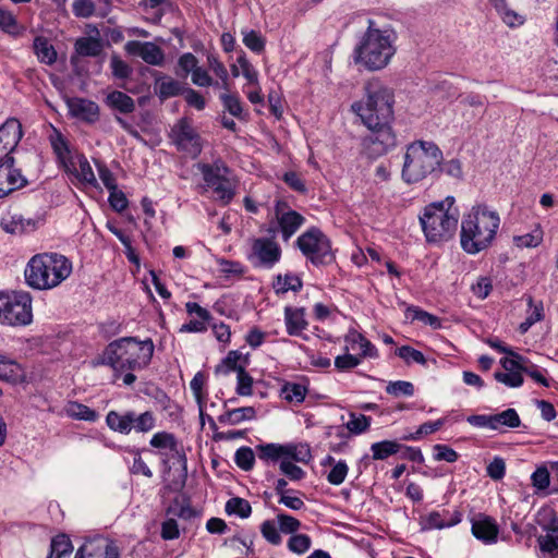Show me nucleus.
Instances as JSON below:
<instances>
[{"label": "nucleus", "mask_w": 558, "mask_h": 558, "mask_svg": "<svg viewBox=\"0 0 558 558\" xmlns=\"http://www.w3.org/2000/svg\"><path fill=\"white\" fill-rule=\"evenodd\" d=\"M110 68L117 78L125 80L132 74V68L117 54L111 57Z\"/></svg>", "instance_id": "0e129e2a"}, {"label": "nucleus", "mask_w": 558, "mask_h": 558, "mask_svg": "<svg viewBox=\"0 0 558 558\" xmlns=\"http://www.w3.org/2000/svg\"><path fill=\"white\" fill-rule=\"evenodd\" d=\"M234 461L243 471H250L254 466L255 453L250 447H241L235 451Z\"/></svg>", "instance_id": "3c124183"}, {"label": "nucleus", "mask_w": 558, "mask_h": 558, "mask_svg": "<svg viewBox=\"0 0 558 558\" xmlns=\"http://www.w3.org/2000/svg\"><path fill=\"white\" fill-rule=\"evenodd\" d=\"M32 319V296L28 292H0V324L26 326Z\"/></svg>", "instance_id": "6e6552de"}, {"label": "nucleus", "mask_w": 558, "mask_h": 558, "mask_svg": "<svg viewBox=\"0 0 558 558\" xmlns=\"http://www.w3.org/2000/svg\"><path fill=\"white\" fill-rule=\"evenodd\" d=\"M242 357L241 352L236 350L230 351L221 363L216 366L215 373L217 375H229L231 372H235L238 374L239 369H245V366L240 363Z\"/></svg>", "instance_id": "e433bc0d"}, {"label": "nucleus", "mask_w": 558, "mask_h": 558, "mask_svg": "<svg viewBox=\"0 0 558 558\" xmlns=\"http://www.w3.org/2000/svg\"><path fill=\"white\" fill-rule=\"evenodd\" d=\"M258 459L264 462H277L283 459V445L265 444L256 447Z\"/></svg>", "instance_id": "79ce46f5"}, {"label": "nucleus", "mask_w": 558, "mask_h": 558, "mask_svg": "<svg viewBox=\"0 0 558 558\" xmlns=\"http://www.w3.org/2000/svg\"><path fill=\"white\" fill-rule=\"evenodd\" d=\"M72 274V262L58 253L34 255L27 263L24 277L36 290H50L60 286Z\"/></svg>", "instance_id": "0eeeda50"}, {"label": "nucleus", "mask_w": 558, "mask_h": 558, "mask_svg": "<svg viewBox=\"0 0 558 558\" xmlns=\"http://www.w3.org/2000/svg\"><path fill=\"white\" fill-rule=\"evenodd\" d=\"M149 445L157 449H169L170 451H178V441L173 434L168 432H158L153 435Z\"/></svg>", "instance_id": "c03bdc74"}, {"label": "nucleus", "mask_w": 558, "mask_h": 558, "mask_svg": "<svg viewBox=\"0 0 558 558\" xmlns=\"http://www.w3.org/2000/svg\"><path fill=\"white\" fill-rule=\"evenodd\" d=\"M256 417V410L253 407H242L226 411L218 416V421L225 425H238L244 421H252Z\"/></svg>", "instance_id": "cd10ccee"}, {"label": "nucleus", "mask_w": 558, "mask_h": 558, "mask_svg": "<svg viewBox=\"0 0 558 558\" xmlns=\"http://www.w3.org/2000/svg\"><path fill=\"white\" fill-rule=\"evenodd\" d=\"M23 137L21 122L15 118L8 119L0 126V148L12 154Z\"/></svg>", "instance_id": "aec40b11"}, {"label": "nucleus", "mask_w": 558, "mask_h": 558, "mask_svg": "<svg viewBox=\"0 0 558 558\" xmlns=\"http://www.w3.org/2000/svg\"><path fill=\"white\" fill-rule=\"evenodd\" d=\"M283 459L307 464L312 459L311 448L302 442L283 445Z\"/></svg>", "instance_id": "473e14b6"}, {"label": "nucleus", "mask_w": 558, "mask_h": 558, "mask_svg": "<svg viewBox=\"0 0 558 558\" xmlns=\"http://www.w3.org/2000/svg\"><path fill=\"white\" fill-rule=\"evenodd\" d=\"M213 190L217 194V198L221 201L223 205H228L234 197V187L228 178L213 187Z\"/></svg>", "instance_id": "338daca9"}, {"label": "nucleus", "mask_w": 558, "mask_h": 558, "mask_svg": "<svg viewBox=\"0 0 558 558\" xmlns=\"http://www.w3.org/2000/svg\"><path fill=\"white\" fill-rule=\"evenodd\" d=\"M276 519L280 532L284 534H294L301 527V522L292 515L278 513Z\"/></svg>", "instance_id": "e2e57ef3"}, {"label": "nucleus", "mask_w": 558, "mask_h": 558, "mask_svg": "<svg viewBox=\"0 0 558 558\" xmlns=\"http://www.w3.org/2000/svg\"><path fill=\"white\" fill-rule=\"evenodd\" d=\"M74 48L81 57H98L102 51V43L95 37H80L76 39Z\"/></svg>", "instance_id": "72a5a7b5"}, {"label": "nucleus", "mask_w": 558, "mask_h": 558, "mask_svg": "<svg viewBox=\"0 0 558 558\" xmlns=\"http://www.w3.org/2000/svg\"><path fill=\"white\" fill-rule=\"evenodd\" d=\"M74 167H72L73 174L82 184L96 186L97 180L93 168L84 155H75L74 156Z\"/></svg>", "instance_id": "bb28decb"}, {"label": "nucleus", "mask_w": 558, "mask_h": 558, "mask_svg": "<svg viewBox=\"0 0 558 558\" xmlns=\"http://www.w3.org/2000/svg\"><path fill=\"white\" fill-rule=\"evenodd\" d=\"M49 142L61 167L66 172H72V167H74L73 162L75 155L72 154L65 137L59 130L53 128L52 133L49 136Z\"/></svg>", "instance_id": "412c9836"}, {"label": "nucleus", "mask_w": 558, "mask_h": 558, "mask_svg": "<svg viewBox=\"0 0 558 558\" xmlns=\"http://www.w3.org/2000/svg\"><path fill=\"white\" fill-rule=\"evenodd\" d=\"M155 90L161 100L175 97L184 92L183 86L180 82L162 76L156 80Z\"/></svg>", "instance_id": "c756f323"}, {"label": "nucleus", "mask_w": 558, "mask_h": 558, "mask_svg": "<svg viewBox=\"0 0 558 558\" xmlns=\"http://www.w3.org/2000/svg\"><path fill=\"white\" fill-rule=\"evenodd\" d=\"M462 514L459 511L442 512L432 511L421 519L422 530L445 529L457 525L461 522Z\"/></svg>", "instance_id": "4be33fe9"}, {"label": "nucleus", "mask_w": 558, "mask_h": 558, "mask_svg": "<svg viewBox=\"0 0 558 558\" xmlns=\"http://www.w3.org/2000/svg\"><path fill=\"white\" fill-rule=\"evenodd\" d=\"M243 44L253 52L260 53L265 49L266 39L255 31L243 32Z\"/></svg>", "instance_id": "603ef678"}, {"label": "nucleus", "mask_w": 558, "mask_h": 558, "mask_svg": "<svg viewBox=\"0 0 558 558\" xmlns=\"http://www.w3.org/2000/svg\"><path fill=\"white\" fill-rule=\"evenodd\" d=\"M33 49L39 62L51 65L57 61V51L46 37L37 36Z\"/></svg>", "instance_id": "c85d7f7f"}, {"label": "nucleus", "mask_w": 558, "mask_h": 558, "mask_svg": "<svg viewBox=\"0 0 558 558\" xmlns=\"http://www.w3.org/2000/svg\"><path fill=\"white\" fill-rule=\"evenodd\" d=\"M263 537L271 545H280L282 542L278 523L272 520H266L260 525Z\"/></svg>", "instance_id": "8fccbe9b"}, {"label": "nucleus", "mask_w": 558, "mask_h": 558, "mask_svg": "<svg viewBox=\"0 0 558 558\" xmlns=\"http://www.w3.org/2000/svg\"><path fill=\"white\" fill-rule=\"evenodd\" d=\"M226 511L229 514H236L242 519H246L252 513V507L246 499L233 497L227 501Z\"/></svg>", "instance_id": "a18cd8bd"}, {"label": "nucleus", "mask_w": 558, "mask_h": 558, "mask_svg": "<svg viewBox=\"0 0 558 558\" xmlns=\"http://www.w3.org/2000/svg\"><path fill=\"white\" fill-rule=\"evenodd\" d=\"M284 323L288 335L300 336L308 325L305 319V308L287 306L284 308Z\"/></svg>", "instance_id": "b1692460"}, {"label": "nucleus", "mask_w": 558, "mask_h": 558, "mask_svg": "<svg viewBox=\"0 0 558 558\" xmlns=\"http://www.w3.org/2000/svg\"><path fill=\"white\" fill-rule=\"evenodd\" d=\"M303 282L298 275L286 274L276 276L272 288L277 294H284L288 291L299 292Z\"/></svg>", "instance_id": "2f4dec72"}, {"label": "nucleus", "mask_w": 558, "mask_h": 558, "mask_svg": "<svg viewBox=\"0 0 558 558\" xmlns=\"http://www.w3.org/2000/svg\"><path fill=\"white\" fill-rule=\"evenodd\" d=\"M401 445L395 440H383L374 442L371 446L372 457L374 460H385L388 457L400 451Z\"/></svg>", "instance_id": "a19ab883"}, {"label": "nucleus", "mask_w": 558, "mask_h": 558, "mask_svg": "<svg viewBox=\"0 0 558 558\" xmlns=\"http://www.w3.org/2000/svg\"><path fill=\"white\" fill-rule=\"evenodd\" d=\"M306 392L307 390L303 385L295 383H287L281 389L283 399L294 403H302Z\"/></svg>", "instance_id": "49530a36"}, {"label": "nucleus", "mask_w": 558, "mask_h": 558, "mask_svg": "<svg viewBox=\"0 0 558 558\" xmlns=\"http://www.w3.org/2000/svg\"><path fill=\"white\" fill-rule=\"evenodd\" d=\"M397 355L404 360L407 363L415 362L421 365L426 364V359L424 354L421 351L413 349L412 347L409 345H403L399 348L397 350Z\"/></svg>", "instance_id": "69168bd1"}, {"label": "nucleus", "mask_w": 558, "mask_h": 558, "mask_svg": "<svg viewBox=\"0 0 558 558\" xmlns=\"http://www.w3.org/2000/svg\"><path fill=\"white\" fill-rule=\"evenodd\" d=\"M442 151L432 141H414L410 143L403 156L402 180L415 184L427 177H439Z\"/></svg>", "instance_id": "39448f33"}, {"label": "nucleus", "mask_w": 558, "mask_h": 558, "mask_svg": "<svg viewBox=\"0 0 558 558\" xmlns=\"http://www.w3.org/2000/svg\"><path fill=\"white\" fill-rule=\"evenodd\" d=\"M66 107L71 117L93 124L99 120V106L89 99L72 97L66 99Z\"/></svg>", "instance_id": "dca6fc26"}, {"label": "nucleus", "mask_w": 558, "mask_h": 558, "mask_svg": "<svg viewBox=\"0 0 558 558\" xmlns=\"http://www.w3.org/2000/svg\"><path fill=\"white\" fill-rule=\"evenodd\" d=\"M64 411L69 417L75 420L95 422L98 418V413L95 410L75 401L69 402Z\"/></svg>", "instance_id": "ea45409f"}, {"label": "nucleus", "mask_w": 558, "mask_h": 558, "mask_svg": "<svg viewBox=\"0 0 558 558\" xmlns=\"http://www.w3.org/2000/svg\"><path fill=\"white\" fill-rule=\"evenodd\" d=\"M453 196L434 202L418 216L424 235L429 243H440L453 238L458 230L460 213Z\"/></svg>", "instance_id": "423d86ee"}, {"label": "nucleus", "mask_w": 558, "mask_h": 558, "mask_svg": "<svg viewBox=\"0 0 558 558\" xmlns=\"http://www.w3.org/2000/svg\"><path fill=\"white\" fill-rule=\"evenodd\" d=\"M500 218L497 211L486 205H476L461 221L460 243L468 254L486 250L496 236Z\"/></svg>", "instance_id": "20e7f679"}, {"label": "nucleus", "mask_w": 558, "mask_h": 558, "mask_svg": "<svg viewBox=\"0 0 558 558\" xmlns=\"http://www.w3.org/2000/svg\"><path fill=\"white\" fill-rule=\"evenodd\" d=\"M155 345L151 339L138 341L134 337H125L108 344L102 356L93 362L96 365H108L116 373L140 371L146 368L154 355Z\"/></svg>", "instance_id": "7ed1b4c3"}, {"label": "nucleus", "mask_w": 558, "mask_h": 558, "mask_svg": "<svg viewBox=\"0 0 558 558\" xmlns=\"http://www.w3.org/2000/svg\"><path fill=\"white\" fill-rule=\"evenodd\" d=\"M40 222L39 218H25L17 213H8L1 218L0 226L7 233L24 234L35 231Z\"/></svg>", "instance_id": "6ab92c4d"}, {"label": "nucleus", "mask_w": 558, "mask_h": 558, "mask_svg": "<svg viewBox=\"0 0 558 558\" xmlns=\"http://www.w3.org/2000/svg\"><path fill=\"white\" fill-rule=\"evenodd\" d=\"M312 541L306 534H294L288 541V548L295 554H304L311 547Z\"/></svg>", "instance_id": "680f3d73"}, {"label": "nucleus", "mask_w": 558, "mask_h": 558, "mask_svg": "<svg viewBox=\"0 0 558 558\" xmlns=\"http://www.w3.org/2000/svg\"><path fill=\"white\" fill-rule=\"evenodd\" d=\"M25 377V371L19 362L0 353V380L19 384L23 383Z\"/></svg>", "instance_id": "5701e85b"}, {"label": "nucleus", "mask_w": 558, "mask_h": 558, "mask_svg": "<svg viewBox=\"0 0 558 558\" xmlns=\"http://www.w3.org/2000/svg\"><path fill=\"white\" fill-rule=\"evenodd\" d=\"M473 536L484 544H495L498 539L499 526L489 515L478 513L471 520Z\"/></svg>", "instance_id": "f3484780"}, {"label": "nucleus", "mask_w": 558, "mask_h": 558, "mask_svg": "<svg viewBox=\"0 0 558 558\" xmlns=\"http://www.w3.org/2000/svg\"><path fill=\"white\" fill-rule=\"evenodd\" d=\"M349 472V466L345 461L340 460L335 463L332 469L329 471L327 475V481L335 486L341 485Z\"/></svg>", "instance_id": "052dcab7"}, {"label": "nucleus", "mask_w": 558, "mask_h": 558, "mask_svg": "<svg viewBox=\"0 0 558 558\" xmlns=\"http://www.w3.org/2000/svg\"><path fill=\"white\" fill-rule=\"evenodd\" d=\"M286 204L278 202L275 207V216L283 241H289L304 225L305 218L295 210H283Z\"/></svg>", "instance_id": "4468645a"}, {"label": "nucleus", "mask_w": 558, "mask_h": 558, "mask_svg": "<svg viewBox=\"0 0 558 558\" xmlns=\"http://www.w3.org/2000/svg\"><path fill=\"white\" fill-rule=\"evenodd\" d=\"M529 308L526 311L525 320L519 326L522 333H525L535 323L541 322L544 318V307L542 302L535 303L530 296L527 299Z\"/></svg>", "instance_id": "58836bf2"}, {"label": "nucleus", "mask_w": 558, "mask_h": 558, "mask_svg": "<svg viewBox=\"0 0 558 558\" xmlns=\"http://www.w3.org/2000/svg\"><path fill=\"white\" fill-rule=\"evenodd\" d=\"M280 472L286 475L290 481H301L305 477V471L298 466L295 462L282 459L279 463Z\"/></svg>", "instance_id": "bf43d9fd"}, {"label": "nucleus", "mask_w": 558, "mask_h": 558, "mask_svg": "<svg viewBox=\"0 0 558 558\" xmlns=\"http://www.w3.org/2000/svg\"><path fill=\"white\" fill-rule=\"evenodd\" d=\"M280 245L270 238H255L251 240V250L247 259L254 267L272 268L281 258Z\"/></svg>", "instance_id": "9b49d317"}, {"label": "nucleus", "mask_w": 558, "mask_h": 558, "mask_svg": "<svg viewBox=\"0 0 558 558\" xmlns=\"http://www.w3.org/2000/svg\"><path fill=\"white\" fill-rule=\"evenodd\" d=\"M547 533L537 538L542 551L553 553L558 548V518H554L546 527Z\"/></svg>", "instance_id": "4c0bfd02"}, {"label": "nucleus", "mask_w": 558, "mask_h": 558, "mask_svg": "<svg viewBox=\"0 0 558 558\" xmlns=\"http://www.w3.org/2000/svg\"><path fill=\"white\" fill-rule=\"evenodd\" d=\"M14 158L8 157L0 165V198L26 185L27 181L19 169L14 168Z\"/></svg>", "instance_id": "2eb2a0df"}, {"label": "nucleus", "mask_w": 558, "mask_h": 558, "mask_svg": "<svg viewBox=\"0 0 558 558\" xmlns=\"http://www.w3.org/2000/svg\"><path fill=\"white\" fill-rule=\"evenodd\" d=\"M198 169L203 174L206 185L210 189L225 181L227 179V173L229 172L228 167L220 160H217L211 165L201 163L198 165Z\"/></svg>", "instance_id": "393cba45"}, {"label": "nucleus", "mask_w": 558, "mask_h": 558, "mask_svg": "<svg viewBox=\"0 0 558 558\" xmlns=\"http://www.w3.org/2000/svg\"><path fill=\"white\" fill-rule=\"evenodd\" d=\"M344 341L347 343V351L359 350L361 352V356L363 357H374L377 355L376 348L360 332L356 330H350L345 337Z\"/></svg>", "instance_id": "a878e982"}, {"label": "nucleus", "mask_w": 558, "mask_h": 558, "mask_svg": "<svg viewBox=\"0 0 558 558\" xmlns=\"http://www.w3.org/2000/svg\"><path fill=\"white\" fill-rule=\"evenodd\" d=\"M125 50L129 54L141 57L143 61L150 65H162L165 61V53L162 49L150 41H128Z\"/></svg>", "instance_id": "a211bd4d"}, {"label": "nucleus", "mask_w": 558, "mask_h": 558, "mask_svg": "<svg viewBox=\"0 0 558 558\" xmlns=\"http://www.w3.org/2000/svg\"><path fill=\"white\" fill-rule=\"evenodd\" d=\"M347 428L355 435L366 432L371 426V417L364 414H350V420L345 424Z\"/></svg>", "instance_id": "864d4df0"}, {"label": "nucleus", "mask_w": 558, "mask_h": 558, "mask_svg": "<svg viewBox=\"0 0 558 558\" xmlns=\"http://www.w3.org/2000/svg\"><path fill=\"white\" fill-rule=\"evenodd\" d=\"M521 425V420L514 409H507L500 413L492 414V429L517 428Z\"/></svg>", "instance_id": "7c9ffc66"}, {"label": "nucleus", "mask_w": 558, "mask_h": 558, "mask_svg": "<svg viewBox=\"0 0 558 558\" xmlns=\"http://www.w3.org/2000/svg\"><path fill=\"white\" fill-rule=\"evenodd\" d=\"M396 34L392 29H380L368 20V26L353 50V61L367 71L385 69L396 53Z\"/></svg>", "instance_id": "f03ea898"}, {"label": "nucleus", "mask_w": 558, "mask_h": 558, "mask_svg": "<svg viewBox=\"0 0 558 558\" xmlns=\"http://www.w3.org/2000/svg\"><path fill=\"white\" fill-rule=\"evenodd\" d=\"M0 28L13 36H17L21 33V27L15 16L10 11L3 9H0Z\"/></svg>", "instance_id": "4d7b16f0"}, {"label": "nucleus", "mask_w": 558, "mask_h": 558, "mask_svg": "<svg viewBox=\"0 0 558 558\" xmlns=\"http://www.w3.org/2000/svg\"><path fill=\"white\" fill-rule=\"evenodd\" d=\"M494 377L497 381L510 388H517L523 384V377L519 372H496Z\"/></svg>", "instance_id": "774afa93"}, {"label": "nucleus", "mask_w": 558, "mask_h": 558, "mask_svg": "<svg viewBox=\"0 0 558 558\" xmlns=\"http://www.w3.org/2000/svg\"><path fill=\"white\" fill-rule=\"evenodd\" d=\"M170 136L178 149L196 157L202 151L201 137L186 118L180 119L171 129Z\"/></svg>", "instance_id": "f8f14e48"}, {"label": "nucleus", "mask_w": 558, "mask_h": 558, "mask_svg": "<svg viewBox=\"0 0 558 558\" xmlns=\"http://www.w3.org/2000/svg\"><path fill=\"white\" fill-rule=\"evenodd\" d=\"M445 424V418H438L434 422H426L418 426L415 433L404 436L403 440H418L423 436L430 435L439 430Z\"/></svg>", "instance_id": "09e8293b"}, {"label": "nucleus", "mask_w": 558, "mask_h": 558, "mask_svg": "<svg viewBox=\"0 0 558 558\" xmlns=\"http://www.w3.org/2000/svg\"><path fill=\"white\" fill-rule=\"evenodd\" d=\"M253 383V377L245 369H239L236 374V393L243 397L252 396Z\"/></svg>", "instance_id": "13d9d810"}, {"label": "nucleus", "mask_w": 558, "mask_h": 558, "mask_svg": "<svg viewBox=\"0 0 558 558\" xmlns=\"http://www.w3.org/2000/svg\"><path fill=\"white\" fill-rule=\"evenodd\" d=\"M365 99L352 104L351 109L371 131L364 143L373 156H381L397 145L391 128L393 121V94L378 78L364 85Z\"/></svg>", "instance_id": "f257e3e1"}, {"label": "nucleus", "mask_w": 558, "mask_h": 558, "mask_svg": "<svg viewBox=\"0 0 558 558\" xmlns=\"http://www.w3.org/2000/svg\"><path fill=\"white\" fill-rule=\"evenodd\" d=\"M106 424L112 432L122 435H129L132 430L146 434L156 427V415L153 411L137 414L134 411L120 413L111 410L106 415Z\"/></svg>", "instance_id": "9d476101"}, {"label": "nucleus", "mask_w": 558, "mask_h": 558, "mask_svg": "<svg viewBox=\"0 0 558 558\" xmlns=\"http://www.w3.org/2000/svg\"><path fill=\"white\" fill-rule=\"evenodd\" d=\"M73 546L65 534H59L51 539L48 558H63L72 553Z\"/></svg>", "instance_id": "37998d69"}, {"label": "nucleus", "mask_w": 558, "mask_h": 558, "mask_svg": "<svg viewBox=\"0 0 558 558\" xmlns=\"http://www.w3.org/2000/svg\"><path fill=\"white\" fill-rule=\"evenodd\" d=\"M107 104L122 113H131L135 110L133 98L120 90H113L108 94Z\"/></svg>", "instance_id": "f704fd0d"}, {"label": "nucleus", "mask_w": 558, "mask_h": 558, "mask_svg": "<svg viewBox=\"0 0 558 558\" xmlns=\"http://www.w3.org/2000/svg\"><path fill=\"white\" fill-rule=\"evenodd\" d=\"M497 13L501 17L502 22L509 27H518L524 23V16L513 11L506 0H495L494 4Z\"/></svg>", "instance_id": "c9c22d12"}, {"label": "nucleus", "mask_w": 558, "mask_h": 558, "mask_svg": "<svg viewBox=\"0 0 558 558\" xmlns=\"http://www.w3.org/2000/svg\"><path fill=\"white\" fill-rule=\"evenodd\" d=\"M296 246L314 266L329 265L335 260L330 240L318 228H310L296 239Z\"/></svg>", "instance_id": "1a4fd4ad"}, {"label": "nucleus", "mask_w": 558, "mask_h": 558, "mask_svg": "<svg viewBox=\"0 0 558 558\" xmlns=\"http://www.w3.org/2000/svg\"><path fill=\"white\" fill-rule=\"evenodd\" d=\"M220 100L225 109L238 119L243 118V107L240 97L236 94L222 93Z\"/></svg>", "instance_id": "de8ad7c7"}, {"label": "nucleus", "mask_w": 558, "mask_h": 558, "mask_svg": "<svg viewBox=\"0 0 558 558\" xmlns=\"http://www.w3.org/2000/svg\"><path fill=\"white\" fill-rule=\"evenodd\" d=\"M386 392L393 397H411L414 395V386L412 383L405 380L390 381L386 386Z\"/></svg>", "instance_id": "5fc2aeb1"}, {"label": "nucleus", "mask_w": 558, "mask_h": 558, "mask_svg": "<svg viewBox=\"0 0 558 558\" xmlns=\"http://www.w3.org/2000/svg\"><path fill=\"white\" fill-rule=\"evenodd\" d=\"M513 240L518 247H536L543 241V231L536 228L530 233L514 236Z\"/></svg>", "instance_id": "6e6d98bb"}, {"label": "nucleus", "mask_w": 558, "mask_h": 558, "mask_svg": "<svg viewBox=\"0 0 558 558\" xmlns=\"http://www.w3.org/2000/svg\"><path fill=\"white\" fill-rule=\"evenodd\" d=\"M119 549L111 539L97 536L86 541L74 558H119Z\"/></svg>", "instance_id": "ddd939ff"}]
</instances>
